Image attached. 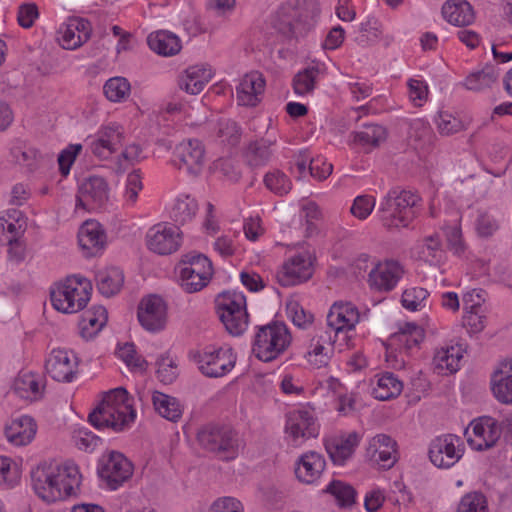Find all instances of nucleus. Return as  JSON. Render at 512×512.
I'll return each instance as SVG.
<instances>
[{
    "label": "nucleus",
    "instance_id": "obj_1",
    "mask_svg": "<svg viewBox=\"0 0 512 512\" xmlns=\"http://www.w3.org/2000/svg\"><path fill=\"white\" fill-rule=\"evenodd\" d=\"M82 476L72 461L43 462L31 472L32 486L36 494L46 502L78 497Z\"/></svg>",
    "mask_w": 512,
    "mask_h": 512
},
{
    "label": "nucleus",
    "instance_id": "obj_2",
    "mask_svg": "<svg viewBox=\"0 0 512 512\" xmlns=\"http://www.w3.org/2000/svg\"><path fill=\"white\" fill-rule=\"evenodd\" d=\"M136 411L125 388L119 387L106 393L103 400L89 414L88 420L97 429L110 428L121 432L135 421Z\"/></svg>",
    "mask_w": 512,
    "mask_h": 512
},
{
    "label": "nucleus",
    "instance_id": "obj_3",
    "mask_svg": "<svg viewBox=\"0 0 512 512\" xmlns=\"http://www.w3.org/2000/svg\"><path fill=\"white\" fill-rule=\"evenodd\" d=\"M419 195L399 187L389 190L379 203L377 212L387 228L407 227L414 219V207L420 202Z\"/></svg>",
    "mask_w": 512,
    "mask_h": 512
},
{
    "label": "nucleus",
    "instance_id": "obj_4",
    "mask_svg": "<svg viewBox=\"0 0 512 512\" xmlns=\"http://www.w3.org/2000/svg\"><path fill=\"white\" fill-rule=\"evenodd\" d=\"M197 441L202 449L222 461L234 460L239 454L238 433L228 425L209 423L202 426Z\"/></svg>",
    "mask_w": 512,
    "mask_h": 512
},
{
    "label": "nucleus",
    "instance_id": "obj_5",
    "mask_svg": "<svg viewBox=\"0 0 512 512\" xmlns=\"http://www.w3.org/2000/svg\"><path fill=\"white\" fill-rule=\"evenodd\" d=\"M92 284L79 276L68 277L50 290L53 307L62 313H76L90 300Z\"/></svg>",
    "mask_w": 512,
    "mask_h": 512
},
{
    "label": "nucleus",
    "instance_id": "obj_6",
    "mask_svg": "<svg viewBox=\"0 0 512 512\" xmlns=\"http://www.w3.org/2000/svg\"><path fill=\"white\" fill-rule=\"evenodd\" d=\"M291 340L287 326L283 322L273 321L258 328L252 351L259 360L271 362L286 351Z\"/></svg>",
    "mask_w": 512,
    "mask_h": 512
},
{
    "label": "nucleus",
    "instance_id": "obj_7",
    "mask_svg": "<svg viewBox=\"0 0 512 512\" xmlns=\"http://www.w3.org/2000/svg\"><path fill=\"white\" fill-rule=\"evenodd\" d=\"M245 306L246 299L242 293L225 291L217 298L219 318L232 335H241L247 327L248 314Z\"/></svg>",
    "mask_w": 512,
    "mask_h": 512
},
{
    "label": "nucleus",
    "instance_id": "obj_8",
    "mask_svg": "<svg viewBox=\"0 0 512 512\" xmlns=\"http://www.w3.org/2000/svg\"><path fill=\"white\" fill-rule=\"evenodd\" d=\"M189 358L207 377L218 378L227 374L235 365L236 357L231 349L219 348L213 351H191Z\"/></svg>",
    "mask_w": 512,
    "mask_h": 512
},
{
    "label": "nucleus",
    "instance_id": "obj_9",
    "mask_svg": "<svg viewBox=\"0 0 512 512\" xmlns=\"http://www.w3.org/2000/svg\"><path fill=\"white\" fill-rule=\"evenodd\" d=\"M502 433L501 425L490 416L473 420L465 430L471 449L483 451L494 447Z\"/></svg>",
    "mask_w": 512,
    "mask_h": 512
},
{
    "label": "nucleus",
    "instance_id": "obj_10",
    "mask_svg": "<svg viewBox=\"0 0 512 512\" xmlns=\"http://www.w3.org/2000/svg\"><path fill=\"white\" fill-rule=\"evenodd\" d=\"M463 442L454 434H445L436 437L429 447V459L434 466L448 469L456 464L463 455L461 449Z\"/></svg>",
    "mask_w": 512,
    "mask_h": 512
},
{
    "label": "nucleus",
    "instance_id": "obj_11",
    "mask_svg": "<svg viewBox=\"0 0 512 512\" xmlns=\"http://www.w3.org/2000/svg\"><path fill=\"white\" fill-rule=\"evenodd\" d=\"M171 161L177 169L197 176L204 166V145L197 139L183 141L176 146Z\"/></svg>",
    "mask_w": 512,
    "mask_h": 512
},
{
    "label": "nucleus",
    "instance_id": "obj_12",
    "mask_svg": "<svg viewBox=\"0 0 512 512\" xmlns=\"http://www.w3.org/2000/svg\"><path fill=\"white\" fill-rule=\"evenodd\" d=\"M98 474L110 489L116 490L131 478L133 465L122 453L112 451L101 460Z\"/></svg>",
    "mask_w": 512,
    "mask_h": 512
},
{
    "label": "nucleus",
    "instance_id": "obj_13",
    "mask_svg": "<svg viewBox=\"0 0 512 512\" xmlns=\"http://www.w3.org/2000/svg\"><path fill=\"white\" fill-rule=\"evenodd\" d=\"M137 318L141 326L149 332L163 330L167 323V306L157 295L144 297L137 310Z\"/></svg>",
    "mask_w": 512,
    "mask_h": 512
},
{
    "label": "nucleus",
    "instance_id": "obj_14",
    "mask_svg": "<svg viewBox=\"0 0 512 512\" xmlns=\"http://www.w3.org/2000/svg\"><path fill=\"white\" fill-rule=\"evenodd\" d=\"M79 360L73 351L54 349L46 360L45 368L52 379L71 383L78 374Z\"/></svg>",
    "mask_w": 512,
    "mask_h": 512
},
{
    "label": "nucleus",
    "instance_id": "obj_15",
    "mask_svg": "<svg viewBox=\"0 0 512 512\" xmlns=\"http://www.w3.org/2000/svg\"><path fill=\"white\" fill-rule=\"evenodd\" d=\"M109 187L106 180L100 176H90L78 188L76 207L94 210L102 207L108 201Z\"/></svg>",
    "mask_w": 512,
    "mask_h": 512
},
{
    "label": "nucleus",
    "instance_id": "obj_16",
    "mask_svg": "<svg viewBox=\"0 0 512 512\" xmlns=\"http://www.w3.org/2000/svg\"><path fill=\"white\" fill-rule=\"evenodd\" d=\"M285 432L291 438L292 444L299 446L304 440L318 436L319 425L311 412L294 410L287 415Z\"/></svg>",
    "mask_w": 512,
    "mask_h": 512
},
{
    "label": "nucleus",
    "instance_id": "obj_17",
    "mask_svg": "<svg viewBox=\"0 0 512 512\" xmlns=\"http://www.w3.org/2000/svg\"><path fill=\"white\" fill-rule=\"evenodd\" d=\"M146 238L148 248L159 255L172 254L180 247V233L176 226L157 224L149 229Z\"/></svg>",
    "mask_w": 512,
    "mask_h": 512
},
{
    "label": "nucleus",
    "instance_id": "obj_18",
    "mask_svg": "<svg viewBox=\"0 0 512 512\" xmlns=\"http://www.w3.org/2000/svg\"><path fill=\"white\" fill-rule=\"evenodd\" d=\"M313 274L310 256L297 255L284 263L277 272L278 283L283 287L295 286L309 280Z\"/></svg>",
    "mask_w": 512,
    "mask_h": 512
},
{
    "label": "nucleus",
    "instance_id": "obj_19",
    "mask_svg": "<svg viewBox=\"0 0 512 512\" xmlns=\"http://www.w3.org/2000/svg\"><path fill=\"white\" fill-rule=\"evenodd\" d=\"M402 266L394 260L378 263L368 274L370 286L379 291H391L403 275Z\"/></svg>",
    "mask_w": 512,
    "mask_h": 512
},
{
    "label": "nucleus",
    "instance_id": "obj_20",
    "mask_svg": "<svg viewBox=\"0 0 512 512\" xmlns=\"http://www.w3.org/2000/svg\"><path fill=\"white\" fill-rule=\"evenodd\" d=\"M359 321V312L351 303H334L327 315V325L334 336L344 330H351Z\"/></svg>",
    "mask_w": 512,
    "mask_h": 512
},
{
    "label": "nucleus",
    "instance_id": "obj_21",
    "mask_svg": "<svg viewBox=\"0 0 512 512\" xmlns=\"http://www.w3.org/2000/svg\"><path fill=\"white\" fill-rule=\"evenodd\" d=\"M78 242L87 257L95 256L106 244L102 225L96 220L85 221L79 229Z\"/></svg>",
    "mask_w": 512,
    "mask_h": 512
},
{
    "label": "nucleus",
    "instance_id": "obj_22",
    "mask_svg": "<svg viewBox=\"0 0 512 512\" xmlns=\"http://www.w3.org/2000/svg\"><path fill=\"white\" fill-rule=\"evenodd\" d=\"M265 79L259 72L246 74L236 88L237 100L243 106H256L260 102L259 96L264 92Z\"/></svg>",
    "mask_w": 512,
    "mask_h": 512
},
{
    "label": "nucleus",
    "instance_id": "obj_23",
    "mask_svg": "<svg viewBox=\"0 0 512 512\" xmlns=\"http://www.w3.org/2000/svg\"><path fill=\"white\" fill-rule=\"evenodd\" d=\"M491 390L502 404H512V359L501 362L491 375Z\"/></svg>",
    "mask_w": 512,
    "mask_h": 512
},
{
    "label": "nucleus",
    "instance_id": "obj_24",
    "mask_svg": "<svg viewBox=\"0 0 512 512\" xmlns=\"http://www.w3.org/2000/svg\"><path fill=\"white\" fill-rule=\"evenodd\" d=\"M214 72L207 64L193 65L188 67L184 74L178 79L181 90L196 95L199 94L207 83L212 79Z\"/></svg>",
    "mask_w": 512,
    "mask_h": 512
},
{
    "label": "nucleus",
    "instance_id": "obj_25",
    "mask_svg": "<svg viewBox=\"0 0 512 512\" xmlns=\"http://www.w3.org/2000/svg\"><path fill=\"white\" fill-rule=\"evenodd\" d=\"M325 466L324 457L317 452L310 451L303 454L297 461L295 474L299 481L311 484L320 477Z\"/></svg>",
    "mask_w": 512,
    "mask_h": 512
},
{
    "label": "nucleus",
    "instance_id": "obj_26",
    "mask_svg": "<svg viewBox=\"0 0 512 512\" xmlns=\"http://www.w3.org/2000/svg\"><path fill=\"white\" fill-rule=\"evenodd\" d=\"M35 434L36 423L33 418L27 415L13 419L11 424L5 428L7 440L17 446L30 443Z\"/></svg>",
    "mask_w": 512,
    "mask_h": 512
},
{
    "label": "nucleus",
    "instance_id": "obj_27",
    "mask_svg": "<svg viewBox=\"0 0 512 512\" xmlns=\"http://www.w3.org/2000/svg\"><path fill=\"white\" fill-rule=\"evenodd\" d=\"M442 15L450 24L467 26L475 19L472 6L466 0H448L442 7Z\"/></svg>",
    "mask_w": 512,
    "mask_h": 512
},
{
    "label": "nucleus",
    "instance_id": "obj_28",
    "mask_svg": "<svg viewBox=\"0 0 512 512\" xmlns=\"http://www.w3.org/2000/svg\"><path fill=\"white\" fill-rule=\"evenodd\" d=\"M147 43L151 50L165 57L178 54L182 48L179 37L166 30L150 33L147 37Z\"/></svg>",
    "mask_w": 512,
    "mask_h": 512
},
{
    "label": "nucleus",
    "instance_id": "obj_29",
    "mask_svg": "<svg viewBox=\"0 0 512 512\" xmlns=\"http://www.w3.org/2000/svg\"><path fill=\"white\" fill-rule=\"evenodd\" d=\"M98 291L105 297H112L120 292L124 283L122 270L116 267L100 270L95 275Z\"/></svg>",
    "mask_w": 512,
    "mask_h": 512
},
{
    "label": "nucleus",
    "instance_id": "obj_30",
    "mask_svg": "<svg viewBox=\"0 0 512 512\" xmlns=\"http://www.w3.org/2000/svg\"><path fill=\"white\" fill-rule=\"evenodd\" d=\"M358 443V434L352 432L344 439L327 442L325 448L334 464L343 465L353 454Z\"/></svg>",
    "mask_w": 512,
    "mask_h": 512
},
{
    "label": "nucleus",
    "instance_id": "obj_31",
    "mask_svg": "<svg viewBox=\"0 0 512 512\" xmlns=\"http://www.w3.org/2000/svg\"><path fill=\"white\" fill-rule=\"evenodd\" d=\"M152 403L155 411L163 418L177 422L182 416L181 405L175 397L165 393L154 391L152 395Z\"/></svg>",
    "mask_w": 512,
    "mask_h": 512
},
{
    "label": "nucleus",
    "instance_id": "obj_32",
    "mask_svg": "<svg viewBox=\"0 0 512 512\" xmlns=\"http://www.w3.org/2000/svg\"><path fill=\"white\" fill-rule=\"evenodd\" d=\"M403 389L402 382L391 372L382 374L372 390L375 399L386 401L400 395Z\"/></svg>",
    "mask_w": 512,
    "mask_h": 512
},
{
    "label": "nucleus",
    "instance_id": "obj_33",
    "mask_svg": "<svg viewBox=\"0 0 512 512\" xmlns=\"http://www.w3.org/2000/svg\"><path fill=\"white\" fill-rule=\"evenodd\" d=\"M275 143V140L260 139L251 142L245 152L247 162L252 167L263 166L268 163L271 158L272 152L270 146Z\"/></svg>",
    "mask_w": 512,
    "mask_h": 512
},
{
    "label": "nucleus",
    "instance_id": "obj_34",
    "mask_svg": "<svg viewBox=\"0 0 512 512\" xmlns=\"http://www.w3.org/2000/svg\"><path fill=\"white\" fill-rule=\"evenodd\" d=\"M182 262L187 265L184 269L190 270L189 273H194L198 279L210 280L213 274L212 262L204 254L187 253L183 255Z\"/></svg>",
    "mask_w": 512,
    "mask_h": 512
},
{
    "label": "nucleus",
    "instance_id": "obj_35",
    "mask_svg": "<svg viewBox=\"0 0 512 512\" xmlns=\"http://www.w3.org/2000/svg\"><path fill=\"white\" fill-rule=\"evenodd\" d=\"M197 210L198 204L194 198L190 196L180 197L172 208L171 218L176 225H185L193 220Z\"/></svg>",
    "mask_w": 512,
    "mask_h": 512
},
{
    "label": "nucleus",
    "instance_id": "obj_36",
    "mask_svg": "<svg viewBox=\"0 0 512 512\" xmlns=\"http://www.w3.org/2000/svg\"><path fill=\"white\" fill-rule=\"evenodd\" d=\"M498 77V70L493 65H487L481 71L471 73L465 80V86L469 90L481 91L490 88Z\"/></svg>",
    "mask_w": 512,
    "mask_h": 512
},
{
    "label": "nucleus",
    "instance_id": "obj_37",
    "mask_svg": "<svg viewBox=\"0 0 512 512\" xmlns=\"http://www.w3.org/2000/svg\"><path fill=\"white\" fill-rule=\"evenodd\" d=\"M394 342L403 344L406 350L418 346L424 339V330L415 323H405L391 336Z\"/></svg>",
    "mask_w": 512,
    "mask_h": 512
},
{
    "label": "nucleus",
    "instance_id": "obj_38",
    "mask_svg": "<svg viewBox=\"0 0 512 512\" xmlns=\"http://www.w3.org/2000/svg\"><path fill=\"white\" fill-rule=\"evenodd\" d=\"M352 141L362 146L377 147L386 139V129L378 124L365 125L364 129L351 134Z\"/></svg>",
    "mask_w": 512,
    "mask_h": 512
},
{
    "label": "nucleus",
    "instance_id": "obj_39",
    "mask_svg": "<svg viewBox=\"0 0 512 512\" xmlns=\"http://www.w3.org/2000/svg\"><path fill=\"white\" fill-rule=\"evenodd\" d=\"M130 89V83L124 77L110 78L103 86V92L106 98L111 102H121L125 100L129 96Z\"/></svg>",
    "mask_w": 512,
    "mask_h": 512
},
{
    "label": "nucleus",
    "instance_id": "obj_40",
    "mask_svg": "<svg viewBox=\"0 0 512 512\" xmlns=\"http://www.w3.org/2000/svg\"><path fill=\"white\" fill-rule=\"evenodd\" d=\"M325 492L332 494L341 507H350L355 503L356 490L349 484L333 480L326 487Z\"/></svg>",
    "mask_w": 512,
    "mask_h": 512
},
{
    "label": "nucleus",
    "instance_id": "obj_41",
    "mask_svg": "<svg viewBox=\"0 0 512 512\" xmlns=\"http://www.w3.org/2000/svg\"><path fill=\"white\" fill-rule=\"evenodd\" d=\"M319 75V68L312 66L298 72L293 79L294 92L305 95L312 92Z\"/></svg>",
    "mask_w": 512,
    "mask_h": 512
},
{
    "label": "nucleus",
    "instance_id": "obj_42",
    "mask_svg": "<svg viewBox=\"0 0 512 512\" xmlns=\"http://www.w3.org/2000/svg\"><path fill=\"white\" fill-rule=\"evenodd\" d=\"M461 358L462 355L459 349H455L454 347L441 348L436 352L433 362L437 368L446 369L450 373H453L459 369Z\"/></svg>",
    "mask_w": 512,
    "mask_h": 512
},
{
    "label": "nucleus",
    "instance_id": "obj_43",
    "mask_svg": "<svg viewBox=\"0 0 512 512\" xmlns=\"http://www.w3.org/2000/svg\"><path fill=\"white\" fill-rule=\"evenodd\" d=\"M486 496L479 491L466 493L460 500L457 512H488Z\"/></svg>",
    "mask_w": 512,
    "mask_h": 512
},
{
    "label": "nucleus",
    "instance_id": "obj_44",
    "mask_svg": "<svg viewBox=\"0 0 512 512\" xmlns=\"http://www.w3.org/2000/svg\"><path fill=\"white\" fill-rule=\"evenodd\" d=\"M428 296L429 292L422 287L406 289L402 294L401 303L406 309L416 311L426 306Z\"/></svg>",
    "mask_w": 512,
    "mask_h": 512
},
{
    "label": "nucleus",
    "instance_id": "obj_45",
    "mask_svg": "<svg viewBox=\"0 0 512 512\" xmlns=\"http://www.w3.org/2000/svg\"><path fill=\"white\" fill-rule=\"evenodd\" d=\"M264 183L270 191L280 196L287 194L292 188L290 179L279 170L267 173Z\"/></svg>",
    "mask_w": 512,
    "mask_h": 512
},
{
    "label": "nucleus",
    "instance_id": "obj_46",
    "mask_svg": "<svg viewBox=\"0 0 512 512\" xmlns=\"http://www.w3.org/2000/svg\"><path fill=\"white\" fill-rule=\"evenodd\" d=\"M217 136L230 146H236L241 137V129L230 119H220L217 124Z\"/></svg>",
    "mask_w": 512,
    "mask_h": 512
},
{
    "label": "nucleus",
    "instance_id": "obj_47",
    "mask_svg": "<svg viewBox=\"0 0 512 512\" xmlns=\"http://www.w3.org/2000/svg\"><path fill=\"white\" fill-rule=\"evenodd\" d=\"M333 353V347L325 346L320 343V340H311L310 350L308 351V361L315 365L317 368H321L328 364L331 354Z\"/></svg>",
    "mask_w": 512,
    "mask_h": 512
},
{
    "label": "nucleus",
    "instance_id": "obj_48",
    "mask_svg": "<svg viewBox=\"0 0 512 512\" xmlns=\"http://www.w3.org/2000/svg\"><path fill=\"white\" fill-rule=\"evenodd\" d=\"M286 309L293 324L297 327L306 328L314 320V315L305 310L297 301H289L286 304Z\"/></svg>",
    "mask_w": 512,
    "mask_h": 512
},
{
    "label": "nucleus",
    "instance_id": "obj_49",
    "mask_svg": "<svg viewBox=\"0 0 512 512\" xmlns=\"http://www.w3.org/2000/svg\"><path fill=\"white\" fill-rule=\"evenodd\" d=\"M157 378L163 384H171L178 376L175 362L168 356H161L157 362Z\"/></svg>",
    "mask_w": 512,
    "mask_h": 512
},
{
    "label": "nucleus",
    "instance_id": "obj_50",
    "mask_svg": "<svg viewBox=\"0 0 512 512\" xmlns=\"http://www.w3.org/2000/svg\"><path fill=\"white\" fill-rule=\"evenodd\" d=\"M71 26L72 24L68 20V22L63 24L58 31V34L60 35L59 42L61 46L67 50H74L85 43L81 39L82 35H77L76 31Z\"/></svg>",
    "mask_w": 512,
    "mask_h": 512
},
{
    "label": "nucleus",
    "instance_id": "obj_51",
    "mask_svg": "<svg viewBox=\"0 0 512 512\" xmlns=\"http://www.w3.org/2000/svg\"><path fill=\"white\" fill-rule=\"evenodd\" d=\"M375 204L376 201L373 196L360 195L354 199L350 212L358 219L364 220L371 214Z\"/></svg>",
    "mask_w": 512,
    "mask_h": 512
},
{
    "label": "nucleus",
    "instance_id": "obj_52",
    "mask_svg": "<svg viewBox=\"0 0 512 512\" xmlns=\"http://www.w3.org/2000/svg\"><path fill=\"white\" fill-rule=\"evenodd\" d=\"M438 130L442 135H451L463 130L462 121L447 112H440L436 118Z\"/></svg>",
    "mask_w": 512,
    "mask_h": 512
},
{
    "label": "nucleus",
    "instance_id": "obj_53",
    "mask_svg": "<svg viewBox=\"0 0 512 512\" xmlns=\"http://www.w3.org/2000/svg\"><path fill=\"white\" fill-rule=\"evenodd\" d=\"M118 354L128 366L133 368L145 370L148 365L145 359L137 355L135 345L133 343H125L120 347Z\"/></svg>",
    "mask_w": 512,
    "mask_h": 512
},
{
    "label": "nucleus",
    "instance_id": "obj_54",
    "mask_svg": "<svg viewBox=\"0 0 512 512\" xmlns=\"http://www.w3.org/2000/svg\"><path fill=\"white\" fill-rule=\"evenodd\" d=\"M81 144H70L63 149L58 156L59 170L63 176H67L77 155L81 152Z\"/></svg>",
    "mask_w": 512,
    "mask_h": 512
},
{
    "label": "nucleus",
    "instance_id": "obj_55",
    "mask_svg": "<svg viewBox=\"0 0 512 512\" xmlns=\"http://www.w3.org/2000/svg\"><path fill=\"white\" fill-rule=\"evenodd\" d=\"M98 138L117 150L122 145L123 128L116 124L104 126L98 132Z\"/></svg>",
    "mask_w": 512,
    "mask_h": 512
},
{
    "label": "nucleus",
    "instance_id": "obj_56",
    "mask_svg": "<svg viewBox=\"0 0 512 512\" xmlns=\"http://www.w3.org/2000/svg\"><path fill=\"white\" fill-rule=\"evenodd\" d=\"M105 324L99 321V318H95L91 312H84L79 322L81 336L83 338H91L97 334Z\"/></svg>",
    "mask_w": 512,
    "mask_h": 512
},
{
    "label": "nucleus",
    "instance_id": "obj_57",
    "mask_svg": "<svg viewBox=\"0 0 512 512\" xmlns=\"http://www.w3.org/2000/svg\"><path fill=\"white\" fill-rule=\"evenodd\" d=\"M142 181L141 176L138 171H133L128 174L126 180V189H125V200L128 205H133L136 203L138 198L139 191L142 190Z\"/></svg>",
    "mask_w": 512,
    "mask_h": 512
},
{
    "label": "nucleus",
    "instance_id": "obj_58",
    "mask_svg": "<svg viewBox=\"0 0 512 512\" xmlns=\"http://www.w3.org/2000/svg\"><path fill=\"white\" fill-rule=\"evenodd\" d=\"M275 28L287 38L303 36V28L299 24H293L291 15H283L275 22Z\"/></svg>",
    "mask_w": 512,
    "mask_h": 512
},
{
    "label": "nucleus",
    "instance_id": "obj_59",
    "mask_svg": "<svg viewBox=\"0 0 512 512\" xmlns=\"http://www.w3.org/2000/svg\"><path fill=\"white\" fill-rule=\"evenodd\" d=\"M76 446L80 450L93 451L101 444L102 440L99 436L85 429H80L74 436Z\"/></svg>",
    "mask_w": 512,
    "mask_h": 512
},
{
    "label": "nucleus",
    "instance_id": "obj_60",
    "mask_svg": "<svg viewBox=\"0 0 512 512\" xmlns=\"http://www.w3.org/2000/svg\"><path fill=\"white\" fill-rule=\"evenodd\" d=\"M190 270L182 268L180 272L181 287L188 293H194L204 288L209 280L198 279L194 273H189Z\"/></svg>",
    "mask_w": 512,
    "mask_h": 512
},
{
    "label": "nucleus",
    "instance_id": "obj_61",
    "mask_svg": "<svg viewBox=\"0 0 512 512\" xmlns=\"http://www.w3.org/2000/svg\"><path fill=\"white\" fill-rule=\"evenodd\" d=\"M37 151L24 144H17L11 148V156L15 162L21 165L31 166L32 161L36 158Z\"/></svg>",
    "mask_w": 512,
    "mask_h": 512
},
{
    "label": "nucleus",
    "instance_id": "obj_62",
    "mask_svg": "<svg viewBox=\"0 0 512 512\" xmlns=\"http://www.w3.org/2000/svg\"><path fill=\"white\" fill-rule=\"evenodd\" d=\"M39 16L38 7L34 3L23 4L18 10V23L23 28H30Z\"/></svg>",
    "mask_w": 512,
    "mask_h": 512
},
{
    "label": "nucleus",
    "instance_id": "obj_63",
    "mask_svg": "<svg viewBox=\"0 0 512 512\" xmlns=\"http://www.w3.org/2000/svg\"><path fill=\"white\" fill-rule=\"evenodd\" d=\"M15 391L20 394L21 397H25L22 392H31L33 395L40 393V386L34 375L25 374L18 378L14 384Z\"/></svg>",
    "mask_w": 512,
    "mask_h": 512
},
{
    "label": "nucleus",
    "instance_id": "obj_64",
    "mask_svg": "<svg viewBox=\"0 0 512 512\" xmlns=\"http://www.w3.org/2000/svg\"><path fill=\"white\" fill-rule=\"evenodd\" d=\"M441 243L438 235H431L424 239V243L420 250V257L426 261L436 259L441 251Z\"/></svg>",
    "mask_w": 512,
    "mask_h": 512
}]
</instances>
